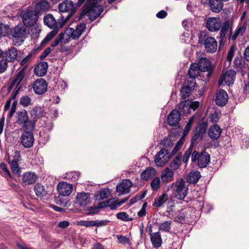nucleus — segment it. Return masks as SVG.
Returning <instances> with one entry per match:
<instances>
[{
    "mask_svg": "<svg viewBox=\"0 0 249 249\" xmlns=\"http://www.w3.org/2000/svg\"><path fill=\"white\" fill-rule=\"evenodd\" d=\"M201 177L200 173L198 171L191 172L187 175L186 179L188 183L192 184L196 183Z\"/></svg>",
    "mask_w": 249,
    "mask_h": 249,
    "instance_id": "c9c22d12",
    "label": "nucleus"
},
{
    "mask_svg": "<svg viewBox=\"0 0 249 249\" xmlns=\"http://www.w3.org/2000/svg\"><path fill=\"white\" fill-rule=\"evenodd\" d=\"M90 202V194L88 193H79L77 194L75 204L80 207H83L88 205Z\"/></svg>",
    "mask_w": 249,
    "mask_h": 249,
    "instance_id": "393cba45",
    "label": "nucleus"
},
{
    "mask_svg": "<svg viewBox=\"0 0 249 249\" xmlns=\"http://www.w3.org/2000/svg\"><path fill=\"white\" fill-rule=\"evenodd\" d=\"M51 8V5L49 1L46 0H42L40 1L37 2L35 6V11H34L36 14H42L44 13L47 12Z\"/></svg>",
    "mask_w": 249,
    "mask_h": 249,
    "instance_id": "b1692460",
    "label": "nucleus"
},
{
    "mask_svg": "<svg viewBox=\"0 0 249 249\" xmlns=\"http://www.w3.org/2000/svg\"><path fill=\"white\" fill-rule=\"evenodd\" d=\"M201 131V127L198 126L195 129L194 134L191 139V143L190 146L192 148L197 143V141L200 137V133Z\"/></svg>",
    "mask_w": 249,
    "mask_h": 249,
    "instance_id": "37998d69",
    "label": "nucleus"
},
{
    "mask_svg": "<svg viewBox=\"0 0 249 249\" xmlns=\"http://www.w3.org/2000/svg\"><path fill=\"white\" fill-rule=\"evenodd\" d=\"M171 154L169 155L168 149L161 148L155 157V162L159 167H162L172 157Z\"/></svg>",
    "mask_w": 249,
    "mask_h": 249,
    "instance_id": "9b49d317",
    "label": "nucleus"
},
{
    "mask_svg": "<svg viewBox=\"0 0 249 249\" xmlns=\"http://www.w3.org/2000/svg\"><path fill=\"white\" fill-rule=\"evenodd\" d=\"M231 24L229 19L226 20L223 23L220 31L219 40V48L220 49L224 44L226 40V34L229 29L230 30Z\"/></svg>",
    "mask_w": 249,
    "mask_h": 249,
    "instance_id": "412c9836",
    "label": "nucleus"
},
{
    "mask_svg": "<svg viewBox=\"0 0 249 249\" xmlns=\"http://www.w3.org/2000/svg\"><path fill=\"white\" fill-rule=\"evenodd\" d=\"M64 178L71 181L72 182L76 181L80 176V173L79 172H70L66 173L64 175Z\"/></svg>",
    "mask_w": 249,
    "mask_h": 249,
    "instance_id": "c03bdc74",
    "label": "nucleus"
},
{
    "mask_svg": "<svg viewBox=\"0 0 249 249\" xmlns=\"http://www.w3.org/2000/svg\"><path fill=\"white\" fill-rule=\"evenodd\" d=\"M117 237L119 243H120L125 244L128 242V238L125 236L122 235H118Z\"/></svg>",
    "mask_w": 249,
    "mask_h": 249,
    "instance_id": "338daca9",
    "label": "nucleus"
},
{
    "mask_svg": "<svg viewBox=\"0 0 249 249\" xmlns=\"http://www.w3.org/2000/svg\"><path fill=\"white\" fill-rule=\"evenodd\" d=\"M197 66L198 65L196 63L192 64L188 73L189 77L195 81V78L199 75V71H200Z\"/></svg>",
    "mask_w": 249,
    "mask_h": 249,
    "instance_id": "f704fd0d",
    "label": "nucleus"
},
{
    "mask_svg": "<svg viewBox=\"0 0 249 249\" xmlns=\"http://www.w3.org/2000/svg\"><path fill=\"white\" fill-rule=\"evenodd\" d=\"M188 188L185 185L184 180L180 178L175 183V196L178 199L183 200L187 196Z\"/></svg>",
    "mask_w": 249,
    "mask_h": 249,
    "instance_id": "9d476101",
    "label": "nucleus"
},
{
    "mask_svg": "<svg viewBox=\"0 0 249 249\" xmlns=\"http://www.w3.org/2000/svg\"><path fill=\"white\" fill-rule=\"evenodd\" d=\"M167 198V195L166 193H163L161 196L156 197L154 199V202L152 205L153 207H161L164 203L166 201Z\"/></svg>",
    "mask_w": 249,
    "mask_h": 249,
    "instance_id": "4c0bfd02",
    "label": "nucleus"
},
{
    "mask_svg": "<svg viewBox=\"0 0 249 249\" xmlns=\"http://www.w3.org/2000/svg\"><path fill=\"white\" fill-rule=\"evenodd\" d=\"M184 142V139L183 137H181L177 142L173 150H172V151L171 153V156L175 155L177 153V152L181 149V147L183 145Z\"/></svg>",
    "mask_w": 249,
    "mask_h": 249,
    "instance_id": "09e8293b",
    "label": "nucleus"
},
{
    "mask_svg": "<svg viewBox=\"0 0 249 249\" xmlns=\"http://www.w3.org/2000/svg\"><path fill=\"white\" fill-rule=\"evenodd\" d=\"M38 16L34 11H28L24 12L22 15V20L25 26L36 28L37 26V21Z\"/></svg>",
    "mask_w": 249,
    "mask_h": 249,
    "instance_id": "6e6552de",
    "label": "nucleus"
},
{
    "mask_svg": "<svg viewBox=\"0 0 249 249\" xmlns=\"http://www.w3.org/2000/svg\"><path fill=\"white\" fill-rule=\"evenodd\" d=\"M247 26V23L246 22H245L244 23L242 24L239 25L236 29L235 30L234 33L233 35H232V23H231L229 39H231L232 40L234 41L236 39L238 36H243L246 30Z\"/></svg>",
    "mask_w": 249,
    "mask_h": 249,
    "instance_id": "6ab92c4d",
    "label": "nucleus"
},
{
    "mask_svg": "<svg viewBox=\"0 0 249 249\" xmlns=\"http://www.w3.org/2000/svg\"><path fill=\"white\" fill-rule=\"evenodd\" d=\"M132 182L129 179H124L122 182L118 184L116 186V191L119 195L128 194L130 191L132 187Z\"/></svg>",
    "mask_w": 249,
    "mask_h": 249,
    "instance_id": "a211bd4d",
    "label": "nucleus"
},
{
    "mask_svg": "<svg viewBox=\"0 0 249 249\" xmlns=\"http://www.w3.org/2000/svg\"><path fill=\"white\" fill-rule=\"evenodd\" d=\"M197 65L200 71H210L212 70L210 62L209 59L206 58L200 59Z\"/></svg>",
    "mask_w": 249,
    "mask_h": 249,
    "instance_id": "473e14b6",
    "label": "nucleus"
},
{
    "mask_svg": "<svg viewBox=\"0 0 249 249\" xmlns=\"http://www.w3.org/2000/svg\"><path fill=\"white\" fill-rule=\"evenodd\" d=\"M108 207H110L111 210H115L119 207L118 202L114 198H111L107 200Z\"/></svg>",
    "mask_w": 249,
    "mask_h": 249,
    "instance_id": "13d9d810",
    "label": "nucleus"
},
{
    "mask_svg": "<svg viewBox=\"0 0 249 249\" xmlns=\"http://www.w3.org/2000/svg\"><path fill=\"white\" fill-rule=\"evenodd\" d=\"M160 178L158 177L154 178L150 183L151 188L154 191L158 190L160 188Z\"/></svg>",
    "mask_w": 249,
    "mask_h": 249,
    "instance_id": "8fccbe9b",
    "label": "nucleus"
},
{
    "mask_svg": "<svg viewBox=\"0 0 249 249\" xmlns=\"http://www.w3.org/2000/svg\"><path fill=\"white\" fill-rule=\"evenodd\" d=\"M185 214L183 212H179L178 215L174 218V221L180 223H183L185 220Z\"/></svg>",
    "mask_w": 249,
    "mask_h": 249,
    "instance_id": "4d7b16f0",
    "label": "nucleus"
},
{
    "mask_svg": "<svg viewBox=\"0 0 249 249\" xmlns=\"http://www.w3.org/2000/svg\"><path fill=\"white\" fill-rule=\"evenodd\" d=\"M190 107L189 100L181 102L178 105L179 109L184 115L191 113Z\"/></svg>",
    "mask_w": 249,
    "mask_h": 249,
    "instance_id": "e433bc0d",
    "label": "nucleus"
},
{
    "mask_svg": "<svg viewBox=\"0 0 249 249\" xmlns=\"http://www.w3.org/2000/svg\"><path fill=\"white\" fill-rule=\"evenodd\" d=\"M34 130L25 129L22 133L20 141L21 144L24 148H30L33 146L35 142Z\"/></svg>",
    "mask_w": 249,
    "mask_h": 249,
    "instance_id": "0eeeda50",
    "label": "nucleus"
},
{
    "mask_svg": "<svg viewBox=\"0 0 249 249\" xmlns=\"http://www.w3.org/2000/svg\"><path fill=\"white\" fill-rule=\"evenodd\" d=\"M33 89L36 94L38 95L42 94L47 91V83L42 78L37 79L33 84Z\"/></svg>",
    "mask_w": 249,
    "mask_h": 249,
    "instance_id": "dca6fc26",
    "label": "nucleus"
},
{
    "mask_svg": "<svg viewBox=\"0 0 249 249\" xmlns=\"http://www.w3.org/2000/svg\"><path fill=\"white\" fill-rule=\"evenodd\" d=\"M55 200L57 204L63 206V207H68L70 205L69 201L62 200L59 196L55 197Z\"/></svg>",
    "mask_w": 249,
    "mask_h": 249,
    "instance_id": "052dcab7",
    "label": "nucleus"
},
{
    "mask_svg": "<svg viewBox=\"0 0 249 249\" xmlns=\"http://www.w3.org/2000/svg\"><path fill=\"white\" fill-rule=\"evenodd\" d=\"M161 144L163 145L162 148H165L169 150V148L171 147L173 145V142L171 139H165L162 142Z\"/></svg>",
    "mask_w": 249,
    "mask_h": 249,
    "instance_id": "5fc2aeb1",
    "label": "nucleus"
},
{
    "mask_svg": "<svg viewBox=\"0 0 249 249\" xmlns=\"http://www.w3.org/2000/svg\"><path fill=\"white\" fill-rule=\"evenodd\" d=\"M228 98L227 92L222 89H220L216 93L215 103L219 107H223L227 103Z\"/></svg>",
    "mask_w": 249,
    "mask_h": 249,
    "instance_id": "aec40b11",
    "label": "nucleus"
},
{
    "mask_svg": "<svg viewBox=\"0 0 249 249\" xmlns=\"http://www.w3.org/2000/svg\"><path fill=\"white\" fill-rule=\"evenodd\" d=\"M191 160L193 162L197 161L198 167L203 168L206 167L210 162V156L205 151L201 153L194 151L192 154Z\"/></svg>",
    "mask_w": 249,
    "mask_h": 249,
    "instance_id": "7ed1b4c3",
    "label": "nucleus"
},
{
    "mask_svg": "<svg viewBox=\"0 0 249 249\" xmlns=\"http://www.w3.org/2000/svg\"><path fill=\"white\" fill-rule=\"evenodd\" d=\"M199 42L201 44H204L205 49L208 53H213L217 50V42L213 37H207L205 40H203L201 37H199Z\"/></svg>",
    "mask_w": 249,
    "mask_h": 249,
    "instance_id": "f8f14e48",
    "label": "nucleus"
},
{
    "mask_svg": "<svg viewBox=\"0 0 249 249\" xmlns=\"http://www.w3.org/2000/svg\"><path fill=\"white\" fill-rule=\"evenodd\" d=\"M103 6L98 4L97 0H87L83 7L80 17L87 15L91 21H94L103 12Z\"/></svg>",
    "mask_w": 249,
    "mask_h": 249,
    "instance_id": "f257e3e1",
    "label": "nucleus"
},
{
    "mask_svg": "<svg viewBox=\"0 0 249 249\" xmlns=\"http://www.w3.org/2000/svg\"><path fill=\"white\" fill-rule=\"evenodd\" d=\"M20 104L24 107H27L31 105V99L27 95L22 96L19 101Z\"/></svg>",
    "mask_w": 249,
    "mask_h": 249,
    "instance_id": "603ef678",
    "label": "nucleus"
},
{
    "mask_svg": "<svg viewBox=\"0 0 249 249\" xmlns=\"http://www.w3.org/2000/svg\"><path fill=\"white\" fill-rule=\"evenodd\" d=\"M8 67L7 62L2 58L0 60V73L4 72Z\"/></svg>",
    "mask_w": 249,
    "mask_h": 249,
    "instance_id": "680f3d73",
    "label": "nucleus"
},
{
    "mask_svg": "<svg viewBox=\"0 0 249 249\" xmlns=\"http://www.w3.org/2000/svg\"><path fill=\"white\" fill-rule=\"evenodd\" d=\"M180 120V113L179 111L174 109L172 110L167 116L168 124L171 126L177 125Z\"/></svg>",
    "mask_w": 249,
    "mask_h": 249,
    "instance_id": "a878e982",
    "label": "nucleus"
},
{
    "mask_svg": "<svg viewBox=\"0 0 249 249\" xmlns=\"http://www.w3.org/2000/svg\"><path fill=\"white\" fill-rule=\"evenodd\" d=\"M150 240L153 246L159 248L161 246L162 238L160 231L152 232L150 234Z\"/></svg>",
    "mask_w": 249,
    "mask_h": 249,
    "instance_id": "c756f323",
    "label": "nucleus"
},
{
    "mask_svg": "<svg viewBox=\"0 0 249 249\" xmlns=\"http://www.w3.org/2000/svg\"><path fill=\"white\" fill-rule=\"evenodd\" d=\"M77 5L75 6L73 2L70 0H64L60 3L58 9L61 12H69V14L65 18L64 20L67 22L70 18L75 13Z\"/></svg>",
    "mask_w": 249,
    "mask_h": 249,
    "instance_id": "1a4fd4ad",
    "label": "nucleus"
},
{
    "mask_svg": "<svg viewBox=\"0 0 249 249\" xmlns=\"http://www.w3.org/2000/svg\"><path fill=\"white\" fill-rule=\"evenodd\" d=\"M94 221L95 226L98 227L106 226L109 222V220H94Z\"/></svg>",
    "mask_w": 249,
    "mask_h": 249,
    "instance_id": "69168bd1",
    "label": "nucleus"
},
{
    "mask_svg": "<svg viewBox=\"0 0 249 249\" xmlns=\"http://www.w3.org/2000/svg\"><path fill=\"white\" fill-rule=\"evenodd\" d=\"M218 18H209L206 22V27L211 32H216L219 30L221 24Z\"/></svg>",
    "mask_w": 249,
    "mask_h": 249,
    "instance_id": "4be33fe9",
    "label": "nucleus"
},
{
    "mask_svg": "<svg viewBox=\"0 0 249 249\" xmlns=\"http://www.w3.org/2000/svg\"><path fill=\"white\" fill-rule=\"evenodd\" d=\"M26 69V66H24L16 74L15 77L11 82L9 89H12L14 86L15 88H19L22 89V86L21 85V82L23 80L25 76V71Z\"/></svg>",
    "mask_w": 249,
    "mask_h": 249,
    "instance_id": "f3484780",
    "label": "nucleus"
},
{
    "mask_svg": "<svg viewBox=\"0 0 249 249\" xmlns=\"http://www.w3.org/2000/svg\"><path fill=\"white\" fill-rule=\"evenodd\" d=\"M172 222L166 221L159 224V229L161 231L169 232L171 229Z\"/></svg>",
    "mask_w": 249,
    "mask_h": 249,
    "instance_id": "a18cd8bd",
    "label": "nucleus"
},
{
    "mask_svg": "<svg viewBox=\"0 0 249 249\" xmlns=\"http://www.w3.org/2000/svg\"><path fill=\"white\" fill-rule=\"evenodd\" d=\"M116 217L124 221H130L133 220L132 218H129V215L126 212H120L116 214Z\"/></svg>",
    "mask_w": 249,
    "mask_h": 249,
    "instance_id": "864d4df0",
    "label": "nucleus"
},
{
    "mask_svg": "<svg viewBox=\"0 0 249 249\" xmlns=\"http://www.w3.org/2000/svg\"><path fill=\"white\" fill-rule=\"evenodd\" d=\"M196 82L194 80H187L180 89L181 97L185 99L189 97L195 89Z\"/></svg>",
    "mask_w": 249,
    "mask_h": 249,
    "instance_id": "4468645a",
    "label": "nucleus"
},
{
    "mask_svg": "<svg viewBox=\"0 0 249 249\" xmlns=\"http://www.w3.org/2000/svg\"><path fill=\"white\" fill-rule=\"evenodd\" d=\"M235 52L234 47L232 46L231 47L230 50L228 52L227 55V60L229 62H231L232 59V57L234 55Z\"/></svg>",
    "mask_w": 249,
    "mask_h": 249,
    "instance_id": "0e129e2a",
    "label": "nucleus"
},
{
    "mask_svg": "<svg viewBox=\"0 0 249 249\" xmlns=\"http://www.w3.org/2000/svg\"><path fill=\"white\" fill-rule=\"evenodd\" d=\"M222 133V129L217 124H214L209 128L208 134L209 137L213 140L218 139Z\"/></svg>",
    "mask_w": 249,
    "mask_h": 249,
    "instance_id": "2f4dec72",
    "label": "nucleus"
},
{
    "mask_svg": "<svg viewBox=\"0 0 249 249\" xmlns=\"http://www.w3.org/2000/svg\"><path fill=\"white\" fill-rule=\"evenodd\" d=\"M181 154L176 157L174 160L171 162L170 167L171 170H176L180 166L179 162L180 161Z\"/></svg>",
    "mask_w": 249,
    "mask_h": 249,
    "instance_id": "49530a36",
    "label": "nucleus"
},
{
    "mask_svg": "<svg viewBox=\"0 0 249 249\" xmlns=\"http://www.w3.org/2000/svg\"><path fill=\"white\" fill-rule=\"evenodd\" d=\"M87 210L88 211V214L94 215L97 213L99 212V208L96 206H91L88 208Z\"/></svg>",
    "mask_w": 249,
    "mask_h": 249,
    "instance_id": "e2e57ef3",
    "label": "nucleus"
},
{
    "mask_svg": "<svg viewBox=\"0 0 249 249\" xmlns=\"http://www.w3.org/2000/svg\"><path fill=\"white\" fill-rule=\"evenodd\" d=\"M193 122V117H192L191 118H190L189 120L188 123H187L186 125L185 126V129H184L185 133H187L189 132V131L190 130V129L191 127Z\"/></svg>",
    "mask_w": 249,
    "mask_h": 249,
    "instance_id": "774afa93",
    "label": "nucleus"
},
{
    "mask_svg": "<svg viewBox=\"0 0 249 249\" xmlns=\"http://www.w3.org/2000/svg\"><path fill=\"white\" fill-rule=\"evenodd\" d=\"M11 35L15 45L19 46L23 42L26 37V29L22 25H18L12 30Z\"/></svg>",
    "mask_w": 249,
    "mask_h": 249,
    "instance_id": "39448f33",
    "label": "nucleus"
},
{
    "mask_svg": "<svg viewBox=\"0 0 249 249\" xmlns=\"http://www.w3.org/2000/svg\"><path fill=\"white\" fill-rule=\"evenodd\" d=\"M111 193V190L108 188H104L101 190L98 195L100 199H104L107 198Z\"/></svg>",
    "mask_w": 249,
    "mask_h": 249,
    "instance_id": "3c124183",
    "label": "nucleus"
},
{
    "mask_svg": "<svg viewBox=\"0 0 249 249\" xmlns=\"http://www.w3.org/2000/svg\"><path fill=\"white\" fill-rule=\"evenodd\" d=\"M174 172L169 168H165L161 172L160 178L163 183H169L174 179Z\"/></svg>",
    "mask_w": 249,
    "mask_h": 249,
    "instance_id": "bb28decb",
    "label": "nucleus"
},
{
    "mask_svg": "<svg viewBox=\"0 0 249 249\" xmlns=\"http://www.w3.org/2000/svg\"><path fill=\"white\" fill-rule=\"evenodd\" d=\"M208 5L213 12L218 13L223 9V3L221 0H209Z\"/></svg>",
    "mask_w": 249,
    "mask_h": 249,
    "instance_id": "cd10ccee",
    "label": "nucleus"
},
{
    "mask_svg": "<svg viewBox=\"0 0 249 249\" xmlns=\"http://www.w3.org/2000/svg\"><path fill=\"white\" fill-rule=\"evenodd\" d=\"M31 115L34 118H39L43 116V109L40 107H35L30 112Z\"/></svg>",
    "mask_w": 249,
    "mask_h": 249,
    "instance_id": "79ce46f5",
    "label": "nucleus"
},
{
    "mask_svg": "<svg viewBox=\"0 0 249 249\" xmlns=\"http://www.w3.org/2000/svg\"><path fill=\"white\" fill-rule=\"evenodd\" d=\"M58 32L56 30L50 32L42 41L41 45L43 46L50 41L58 33Z\"/></svg>",
    "mask_w": 249,
    "mask_h": 249,
    "instance_id": "de8ad7c7",
    "label": "nucleus"
},
{
    "mask_svg": "<svg viewBox=\"0 0 249 249\" xmlns=\"http://www.w3.org/2000/svg\"><path fill=\"white\" fill-rule=\"evenodd\" d=\"M192 149L193 148L191 146H189V148L185 152L182 159V160L184 163H186L188 161L191 154Z\"/></svg>",
    "mask_w": 249,
    "mask_h": 249,
    "instance_id": "bf43d9fd",
    "label": "nucleus"
},
{
    "mask_svg": "<svg viewBox=\"0 0 249 249\" xmlns=\"http://www.w3.org/2000/svg\"><path fill=\"white\" fill-rule=\"evenodd\" d=\"M57 190L62 196H70L73 190L72 185L65 182H59L57 185Z\"/></svg>",
    "mask_w": 249,
    "mask_h": 249,
    "instance_id": "5701e85b",
    "label": "nucleus"
},
{
    "mask_svg": "<svg viewBox=\"0 0 249 249\" xmlns=\"http://www.w3.org/2000/svg\"><path fill=\"white\" fill-rule=\"evenodd\" d=\"M86 28V25L85 23H80L77 25L75 29L72 28H68L64 34L69 42L71 37H72L73 39H78L85 31Z\"/></svg>",
    "mask_w": 249,
    "mask_h": 249,
    "instance_id": "423d86ee",
    "label": "nucleus"
},
{
    "mask_svg": "<svg viewBox=\"0 0 249 249\" xmlns=\"http://www.w3.org/2000/svg\"><path fill=\"white\" fill-rule=\"evenodd\" d=\"M18 117L17 122L18 124L23 125V128L27 129L34 130L35 123L30 121L27 112L25 109H22L17 113Z\"/></svg>",
    "mask_w": 249,
    "mask_h": 249,
    "instance_id": "20e7f679",
    "label": "nucleus"
},
{
    "mask_svg": "<svg viewBox=\"0 0 249 249\" xmlns=\"http://www.w3.org/2000/svg\"><path fill=\"white\" fill-rule=\"evenodd\" d=\"M48 67V63L46 62H41L35 67L34 73L38 76H43L46 74Z\"/></svg>",
    "mask_w": 249,
    "mask_h": 249,
    "instance_id": "c85d7f7f",
    "label": "nucleus"
},
{
    "mask_svg": "<svg viewBox=\"0 0 249 249\" xmlns=\"http://www.w3.org/2000/svg\"><path fill=\"white\" fill-rule=\"evenodd\" d=\"M34 191L36 195L38 197L41 198L47 194V191L44 186L41 184H36L34 187Z\"/></svg>",
    "mask_w": 249,
    "mask_h": 249,
    "instance_id": "ea45409f",
    "label": "nucleus"
},
{
    "mask_svg": "<svg viewBox=\"0 0 249 249\" xmlns=\"http://www.w3.org/2000/svg\"><path fill=\"white\" fill-rule=\"evenodd\" d=\"M236 73L232 70H229L222 75L227 85L230 86L234 83Z\"/></svg>",
    "mask_w": 249,
    "mask_h": 249,
    "instance_id": "72a5a7b5",
    "label": "nucleus"
},
{
    "mask_svg": "<svg viewBox=\"0 0 249 249\" xmlns=\"http://www.w3.org/2000/svg\"><path fill=\"white\" fill-rule=\"evenodd\" d=\"M94 221H80L78 222V225L81 226H85L86 227L95 226Z\"/></svg>",
    "mask_w": 249,
    "mask_h": 249,
    "instance_id": "6e6d98bb",
    "label": "nucleus"
},
{
    "mask_svg": "<svg viewBox=\"0 0 249 249\" xmlns=\"http://www.w3.org/2000/svg\"><path fill=\"white\" fill-rule=\"evenodd\" d=\"M20 160V152L18 151L15 152L14 155L12 157V159L10 157L7 159L8 162L10 164V167L12 172L14 174H18L20 172V168L19 165V161Z\"/></svg>",
    "mask_w": 249,
    "mask_h": 249,
    "instance_id": "ddd939ff",
    "label": "nucleus"
},
{
    "mask_svg": "<svg viewBox=\"0 0 249 249\" xmlns=\"http://www.w3.org/2000/svg\"><path fill=\"white\" fill-rule=\"evenodd\" d=\"M44 23L53 30H56L58 31L59 29L61 28L67 23L64 20V17L61 16L58 21L56 20L54 18L51 14H48L45 16L43 18Z\"/></svg>",
    "mask_w": 249,
    "mask_h": 249,
    "instance_id": "f03ea898",
    "label": "nucleus"
},
{
    "mask_svg": "<svg viewBox=\"0 0 249 249\" xmlns=\"http://www.w3.org/2000/svg\"><path fill=\"white\" fill-rule=\"evenodd\" d=\"M68 40L66 37L64 33H61L55 40L51 43V46L52 47L57 46L59 43H67Z\"/></svg>",
    "mask_w": 249,
    "mask_h": 249,
    "instance_id": "a19ab883",
    "label": "nucleus"
},
{
    "mask_svg": "<svg viewBox=\"0 0 249 249\" xmlns=\"http://www.w3.org/2000/svg\"><path fill=\"white\" fill-rule=\"evenodd\" d=\"M18 50L14 47H10L4 52H2V58L7 62H13L18 59Z\"/></svg>",
    "mask_w": 249,
    "mask_h": 249,
    "instance_id": "2eb2a0df",
    "label": "nucleus"
},
{
    "mask_svg": "<svg viewBox=\"0 0 249 249\" xmlns=\"http://www.w3.org/2000/svg\"><path fill=\"white\" fill-rule=\"evenodd\" d=\"M38 178V176L34 173L28 172L23 174L22 181L25 185L34 183Z\"/></svg>",
    "mask_w": 249,
    "mask_h": 249,
    "instance_id": "7c9ffc66",
    "label": "nucleus"
},
{
    "mask_svg": "<svg viewBox=\"0 0 249 249\" xmlns=\"http://www.w3.org/2000/svg\"><path fill=\"white\" fill-rule=\"evenodd\" d=\"M155 174V170L153 168H147L141 174V178L143 180H147L152 178Z\"/></svg>",
    "mask_w": 249,
    "mask_h": 249,
    "instance_id": "58836bf2",
    "label": "nucleus"
}]
</instances>
